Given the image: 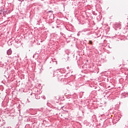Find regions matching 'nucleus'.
I'll return each instance as SVG.
<instances>
[{"instance_id": "f257e3e1", "label": "nucleus", "mask_w": 128, "mask_h": 128, "mask_svg": "<svg viewBox=\"0 0 128 128\" xmlns=\"http://www.w3.org/2000/svg\"><path fill=\"white\" fill-rule=\"evenodd\" d=\"M12 50H9L7 52V54L10 56V55L12 54Z\"/></svg>"}, {"instance_id": "f03ea898", "label": "nucleus", "mask_w": 128, "mask_h": 128, "mask_svg": "<svg viewBox=\"0 0 128 128\" xmlns=\"http://www.w3.org/2000/svg\"><path fill=\"white\" fill-rule=\"evenodd\" d=\"M89 42L90 44H92V40H90Z\"/></svg>"}]
</instances>
